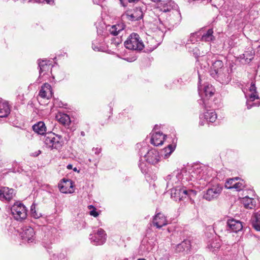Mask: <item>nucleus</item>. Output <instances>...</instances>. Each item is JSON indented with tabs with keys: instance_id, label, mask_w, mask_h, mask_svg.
Wrapping results in <instances>:
<instances>
[{
	"instance_id": "nucleus-1",
	"label": "nucleus",
	"mask_w": 260,
	"mask_h": 260,
	"mask_svg": "<svg viewBox=\"0 0 260 260\" xmlns=\"http://www.w3.org/2000/svg\"><path fill=\"white\" fill-rule=\"evenodd\" d=\"M210 171L205 166L193 167L190 173V180L193 181H199L200 184L205 185L212 180Z\"/></svg>"
},
{
	"instance_id": "nucleus-2",
	"label": "nucleus",
	"mask_w": 260,
	"mask_h": 260,
	"mask_svg": "<svg viewBox=\"0 0 260 260\" xmlns=\"http://www.w3.org/2000/svg\"><path fill=\"white\" fill-rule=\"evenodd\" d=\"M44 142L46 146L51 150H59L62 148L64 144L62 137L53 133H50L45 135Z\"/></svg>"
},
{
	"instance_id": "nucleus-3",
	"label": "nucleus",
	"mask_w": 260,
	"mask_h": 260,
	"mask_svg": "<svg viewBox=\"0 0 260 260\" xmlns=\"http://www.w3.org/2000/svg\"><path fill=\"white\" fill-rule=\"evenodd\" d=\"M126 48L136 51H141L144 48V45L139 35L136 33L131 34L124 42Z\"/></svg>"
},
{
	"instance_id": "nucleus-4",
	"label": "nucleus",
	"mask_w": 260,
	"mask_h": 260,
	"mask_svg": "<svg viewBox=\"0 0 260 260\" xmlns=\"http://www.w3.org/2000/svg\"><path fill=\"white\" fill-rule=\"evenodd\" d=\"M143 154L146 161L150 164L155 165L159 160L160 156L158 152L155 149L148 150L146 145L141 147L140 150V157L142 156Z\"/></svg>"
},
{
	"instance_id": "nucleus-5",
	"label": "nucleus",
	"mask_w": 260,
	"mask_h": 260,
	"mask_svg": "<svg viewBox=\"0 0 260 260\" xmlns=\"http://www.w3.org/2000/svg\"><path fill=\"white\" fill-rule=\"evenodd\" d=\"M192 192V190H187L184 186L176 185L171 189V197L175 201H180Z\"/></svg>"
},
{
	"instance_id": "nucleus-6",
	"label": "nucleus",
	"mask_w": 260,
	"mask_h": 260,
	"mask_svg": "<svg viewBox=\"0 0 260 260\" xmlns=\"http://www.w3.org/2000/svg\"><path fill=\"white\" fill-rule=\"evenodd\" d=\"M11 211L14 218L17 220L24 219L27 216V209L20 202H16L11 207Z\"/></svg>"
},
{
	"instance_id": "nucleus-7",
	"label": "nucleus",
	"mask_w": 260,
	"mask_h": 260,
	"mask_svg": "<svg viewBox=\"0 0 260 260\" xmlns=\"http://www.w3.org/2000/svg\"><path fill=\"white\" fill-rule=\"evenodd\" d=\"M89 239L91 242L94 245H103L106 242V234L102 229H95L93 231V233L90 234Z\"/></svg>"
},
{
	"instance_id": "nucleus-8",
	"label": "nucleus",
	"mask_w": 260,
	"mask_h": 260,
	"mask_svg": "<svg viewBox=\"0 0 260 260\" xmlns=\"http://www.w3.org/2000/svg\"><path fill=\"white\" fill-rule=\"evenodd\" d=\"M211 76L217 81L223 84H226L231 80L228 68H223L222 70L215 71H210Z\"/></svg>"
},
{
	"instance_id": "nucleus-9",
	"label": "nucleus",
	"mask_w": 260,
	"mask_h": 260,
	"mask_svg": "<svg viewBox=\"0 0 260 260\" xmlns=\"http://www.w3.org/2000/svg\"><path fill=\"white\" fill-rule=\"evenodd\" d=\"M222 190V187L220 185H213L204 192L203 198L208 201H212L219 197Z\"/></svg>"
},
{
	"instance_id": "nucleus-10",
	"label": "nucleus",
	"mask_w": 260,
	"mask_h": 260,
	"mask_svg": "<svg viewBox=\"0 0 260 260\" xmlns=\"http://www.w3.org/2000/svg\"><path fill=\"white\" fill-rule=\"evenodd\" d=\"M122 17L130 21H137L143 18V12L141 7H136L133 12H125Z\"/></svg>"
},
{
	"instance_id": "nucleus-11",
	"label": "nucleus",
	"mask_w": 260,
	"mask_h": 260,
	"mask_svg": "<svg viewBox=\"0 0 260 260\" xmlns=\"http://www.w3.org/2000/svg\"><path fill=\"white\" fill-rule=\"evenodd\" d=\"M15 194V191L13 188L7 187H1L0 188V200L2 201L9 202Z\"/></svg>"
},
{
	"instance_id": "nucleus-12",
	"label": "nucleus",
	"mask_w": 260,
	"mask_h": 260,
	"mask_svg": "<svg viewBox=\"0 0 260 260\" xmlns=\"http://www.w3.org/2000/svg\"><path fill=\"white\" fill-rule=\"evenodd\" d=\"M20 235L22 239L28 243H31L35 240V231L30 226H25L22 229Z\"/></svg>"
},
{
	"instance_id": "nucleus-13",
	"label": "nucleus",
	"mask_w": 260,
	"mask_h": 260,
	"mask_svg": "<svg viewBox=\"0 0 260 260\" xmlns=\"http://www.w3.org/2000/svg\"><path fill=\"white\" fill-rule=\"evenodd\" d=\"M167 20L172 26L178 24L181 20V16L180 12L177 9L173 10L169 14V16L167 17Z\"/></svg>"
},
{
	"instance_id": "nucleus-14",
	"label": "nucleus",
	"mask_w": 260,
	"mask_h": 260,
	"mask_svg": "<svg viewBox=\"0 0 260 260\" xmlns=\"http://www.w3.org/2000/svg\"><path fill=\"white\" fill-rule=\"evenodd\" d=\"M227 226L229 228L228 230L235 233L241 231L243 227L240 221L234 219H229L227 221Z\"/></svg>"
},
{
	"instance_id": "nucleus-15",
	"label": "nucleus",
	"mask_w": 260,
	"mask_h": 260,
	"mask_svg": "<svg viewBox=\"0 0 260 260\" xmlns=\"http://www.w3.org/2000/svg\"><path fill=\"white\" fill-rule=\"evenodd\" d=\"M62 182L58 184L60 192L63 193H71L73 192V183L70 180L63 179Z\"/></svg>"
},
{
	"instance_id": "nucleus-16",
	"label": "nucleus",
	"mask_w": 260,
	"mask_h": 260,
	"mask_svg": "<svg viewBox=\"0 0 260 260\" xmlns=\"http://www.w3.org/2000/svg\"><path fill=\"white\" fill-rule=\"evenodd\" d=\"M39 95L43 99H49L52 96V90L51 85L47 83H44L41 87Z\"/></svg>"
},
{
	"instance_id": "nucleus-17",
	"label": "nucleus",
	"mask_w": 260,
	"mask_h": 260,
	"mask_svg": "<svg viewBox=\"0 0 260 260\" xmlns=\"http://www.w3.org/2000/svg\"><path fill=\"white\" fill-rule=\"evenodd\" d=\"M153 224L157 228L160 229L167 224L166 217L163 214L158 213L153 217Z\"/></svg>"
},
{
	"instance_id": "nucleus-18",
	"label": "nucleus",
	"mask_w": 260,
	"mask_h": 260,
	"mask_svg": "<svg viewBox=\"0 0 260 260\" xmlns=\"http://www.w3.org/2000/svg\"><path fill=\"white\" fill-rule=\"evenodd\" d=\"M181 178V174L178 172H174L171 175H169L166 177V180L167 181V187L173 186L175 184L179 183Z\"/></svg>"
},
{
	"instance_id": "nucleus-19",
	"label": "nucleus",
	"mask_w": 260,
	"mask_h": 260,
	"mask_svg": "<svg viewBox=\"0 0 260 260\" xmlns=\"http://www.w3.org/2000/svg\"><path fill=\"white\" fill-rule=\"evenodd\" d=\"M166 135L162 133L156 132L152 134L151 138V143L154 146H158L163 144Z\"/></svg>"
},
{
	"instance_id": "nucleus-20",
	"label": "nucleus",
	"mask_w": 260,
	"mask_h": 260,
	"mask_svg": "<svg viewBox=\"0 0 260 260\" xmlns=\"http://www.w3.org/2000/svg\"><path fill=\"white\" fill-rule=\"evenodd\" d=\"M199 93L201 96H203V94H204L205 98L208 99L210 97L212 96L214 94V89L212 85L207 84L205 85L203 89V91L202 92L200 86H198Z\"/></svg>"
},
{
	"instance_id": "nucleus-21",
	"label": "nucleus",
	"mask_w": 260,
	"mask_h": 260,
	"mask_svg": "<svg viewBox=\"0 0 260 260\" xmlns=\"http://www.w3.org/2000/svg\"><path fill=\"white\" fill-rule=\"evenodd\" d=\"M10 113V108L8 102L0 101V117H6Z\"/></svg>"
},
{
	"instance_id": "nucleus-22",
	"label": "nucleus",
	"mask_w": 260,
	"mask_h": 260,
	"mask_svg": "<svg viewBox=\"0 0 260 260\" xmlns=\"http://www.w3.org/2000/svg\"><path fill=\"white\" fill-rule=\"evenodd\" d=\"M207 63L209 66L212 64V69L211 71H218L219 70H222L223 67V63L220 60H211L208 59Z\"/></svg>"
},
{
	"instance_id": "nucleus-23",
	"label": "nucleus",
	"mask_w": 260,
	"mask_h": 260,
	"mask_svg": "<svg viewBox=\"0 0 260 260\" xmlns=\"http://www.w3.org/2000/svg\"><path fill=\"white\" fill-rule=\"evenodd\" d=\"M57 120L64 126L67 127L69 126L71 123V119L70 116L64 113H59L56 116Z\"/></svg>"
},
{
	"instance_id": "nucleus-24",
	"label": "nucleus",
	"mask_w": 260,
	"mask_h": 260,
	"mask_svg": "<svg viewBox=\"0 0 260 260\" xmlns=\"http://www.w3.org/2000/svg\"><path fill=\"white\" fill-rule=\"evenodd\" d=\"M107 29L110 34L113 36H117L118 34L123 30L124 26L123 24H118L107 26Z\"/></svg>"
},
{
	"instance_id": "nucleus-25",
	"label": "nucleus",
	"mask_w": 260,
	"mask_h": 260,
	"mask_svg": "<svg viewBox=\"0 0 260 260\" xmlns=\"http://www.w3.org/2000/svg\"><path fill=\"white\" fill-rule=\"evenodd\" d=\"M204 118L209 122H214L217 119V114L213 110H210L204 113V114L200 117L201 119Z\"/></svg>"
},
{
	"instance_id": "nucleus-26",
	"label": "nucleus",
	"mask_w": 260,
	"mask_h": 260,
	"mask_svg": "<svg viewBox=\"0 0 260 260\" xmlns=\"http://www.w3.org/2000/svg\"><path fill=\"white\" fill-rule=\"evenodd\" d=\"M32 129L40 135H44L46 132V127L44 122L39 121L32 126Z\"/></svg>"
},
{
	"instance_id": "nucleus-27",
	"label": "nucleus",
	"mask_w": 260,
	"mask_h": 260,
	"mask_svg": "<svg viewBox=\"0 0 260 260\" xmlns=\"http://www.w3.org/2000/svg\"><path fill=\"white\" fill-rule=\"evenodd\" d=\"M191 247L190 241L189 240L186 239L183 241L181 243L176 246V250L178 252H181L183 251H187L189 250Z\"/></svg>"
},
{
	"instance_id": "nucleus-28",
	"label": "nucleus",
	"mask_w": 260,
	"mask_h": 260,
	"mask_svg": "<svg viewBox=\"0 0 260 260\" xmlns=\"http://www.w3.org/2000/svg\"><path fill=\"white\" fill-rule=\"evenodd\" d=\"M252 224L254 229L260 231V212L255 213L251 218Z\"/></svg>"
},
{
	"instance_id": "nucleus-29",
	"label": "nucleus",
	"mask_w": 260,
	"mask_h": 260,
	"mask_svg": "<svg viewBox=\"0 0 260 260\" xmlns=\"http://www.w3.org/2000/svg\"><path fill=\"white\" fill-rule=\"evenodd\" d=\"M242 202L244 207L247 209H252L254 207L255 203L253 199L249 198L247 196L243 199Z\"/></svg>"
},
{
	"instance_id": "nucleus-30",
	"label": "nucleus",
	"mask_w": 260,
	"mask_h": 260,
	"mask_svg": "<svg viewBox=\"0 0 260 260\" xmlns=\"http://www.w3.org/2000/svg\"><path fill=\"white\" fill-rule=\"evenodd\" d=\"M213 30L212 29H209L204 34L201 38V40L204 42H211L214 39L213 35Z\"/></svg>"
},
{
	"instance_id": "nucleus-31",
	"label": "nucleus",
	"mask_w": 260,
	"mask_h": 260,
	"mask_svg": "<svg viewBox=\"0 0 260 260\" xmlns=\"http://www.w3.org/2000/svg\"><path fill=\"white\" fill-rule=\"evenodd\" d=\"M256 88L255 87V84L253 82H251L250 84V86L249 87V91L251 93L249 95V98L251 100V101H253L255 99H258V96L256 92Z\"/></svg>"
},
{
	"instance_id": "nucleus-32",
	"label": "nucleus",
	"mask_w": 260,
	"mask_h": 260,
	"mask_svg": "<svg viewBox=\"0 0 260 260\" xmlns=\"http://www.w3.org/2000/svg\"><path fill=\"white\" fill-rule=\"evenodd\" d=\"M175 145L169 144L167 147L164 148L162 150V153L164 155V157L167 158L169 157L170 154L174 151Z\"/></svg>"
},
{
	"instance_id": "nucleus-33",
	"label": "nucleus",
	"mask_w": 260,
	"mask_h": 260,
	"mask_svg": "<svg viewBox=\"0 0 260 260\" xmlns=\"http://www.w3.org/2000/svg\"><path fill=\"white\" fill-rule=\"evenodd\" d=\"M239 179L238 177H236L234 178H230L228 179L225 183V187L228 189H232L234 187V183H236V181Z\"/></svg>"
},
{
	"instance_id": "nucleus-34",
	"label": "nucleus",
	"mask_w": 260,
	"mask_h": 260,
	"mask_svg": "<svg viewBox=\"0 0 260 260\" xmlns=\"http://www.w3.org/2000/svg\"><path fill=\"white\" fill-rule=\"evenodd\" d=\"M209 248L218 249L220 247V242L218 239L213 240L208 245Z\"/></svg>"
},
{
	"instance_id": "nucleus-35",
	"label": "nucleus",
	"mask_w": 260,
	"mask_h": 260,
	"mask_svg": "<svg viewBox=\"0 0 260 260\" xmlns=\"http://www.w3.org/2000/svg\"><path fill=\"white\" fill-rule=\"evenodd\" d=\"M245 186V182L243 180L238 182L234 183V187L237 191L242 190Z\"/></svg>"
},
{
	"instance_id": "nucleus-36",
	"label": "nucleus",
	"mask_w": 260,
	"mask_h": 260,
	"mask_svg": "<svg viewBox=\"0 0 260 260\" xmlns=\"http://www.w3.org/2000/svg\"><path fill=\"white\" fill-rule=\"evenodd\" d=\"M50 69V65L47 64L46 66H43L42 64L40 65V68L39 70V74L40 77L42 75V74L44 72L43 75H44L46 73V71H48Z\"/></svg>"
},
{
	"instance_id": "nucleus-37",
	"label": "nucleus",
	"mask_w": 260,
	"mask_h": 260,
	"mask_svg": "<svg viewBox=\"0 0 260 260\" xmlns=\"http://www.w3.org/2000/svg\"><path fill=\"white\" fill-rule=\"evenodd\" d=\"M30 212L32 217L38 218L40 217V214H38L36 210V205L33 204L30 208Z\"/></svg>"
},
{
	"instance_id": "nucleus-38",
	"label": "nucleus",
	"mask_w": 260,
	"mask_h": 260,
	"mask_svg": "<svg viewBox=\"0 0 260 260\" xmlns=\"http://www.w3.org/2000/svg\"><path fill=\"white\" fill-rule=\"evenodd\" d=\"M173 10H175V9H173L170 6H169L167 4L166 5L164 6L161 8V11L165 13L168 12L169 14H170V13H171V12L172 11H173Z\"/></svg>"
},
{
	"instance_id": "nucleus-39",
	"label": "nucleus",
	"mask_w": 260,
	"mask_h": 260,
	"mask_svg": "<svg viewBox=\"0 0 260 260\" xmlns=\"http://www.w3.org/2000/svg\"><path fill=\"white\" fill-rule=\"evenodd\" d=\"M197 34H191L190 36V39L189 40H188V41H190L191 43L194 44L195 42L197 41Z\"/></svg>"
},
{
	"instance_id": "nucleus-40",
	"label": "nucleus",
	"mask_w": 260,
	"mask_h": 260,
	"mask_svg": "<svg viewBox=\"0 0 260 260\" xmlns=\"http://www.w3.org/2000/svg\"><path fill=\"white\" fill-rule=\"evenodd\" d=\"M90 215L93 216L95 217H96L99 215L98 212L96 211V208H93V209L90 211Z\"/></svg>"
},
{
	"instance_id": "nucleus-41",
	"label": "nucleus",
	"mask_w": 260,
	"mask_h": 260,
	"mask_svg": "<svg viewBox=\"0 0 260 260\" xmlns=\"http://www.w3.org/2000/svg\"><path fill=\"white\" fill-rule=\"evenodd\" d=\"M92 151L95 154L98 155L101 152V148H93Z\"/></svg>"
},
{
	"instance_id": "nucleus-42",
	"label": "nucleus",
	"mask_w": 260,
	"mask_h": 260,
	"mask_svg": "<svg viewBox=\"0 0 260 260\" xmlns=\"http://www.w3.org/2000/svg\"><path fill=\"white\" fill-rule=\"evenodd\" d=\"M139 166L143 173H146V169H145V166L143 163H140Z\"/></svg>"
},
{
	"instance_id": "nucleus-43",
	"label": "nucleus",
	"mask_w": 260,
	"mask_h": 260,
	"mask_svg": "<svg viewBox=\"0 0 260 260\" xmlns=\"http://www.w3.org/2000/svg\"><path fill=\"white\" fill-rule=\"evenodd\" d=\"M38 61H39L38 65H39V68H40L41 64H42L43 66H45L48 64L47 60H42L41 61L39 60Z\"/></svg>"
},
{
	"instance_id": "nucleus-44",
	"label": "nucleus",
	"mask_w": 260,
	"mask_h": 260,
	"mask_svg": "<svg viewBox=\"0 0 260 260\" xmlns=\"http://www.w3.org/2000/svg\"><path fill=\"white\" fill-rule=\"evenodd\" d=\"M205 100V99L204 98L199 101V104L200 105L202 104L205 107H206Z\"/></svg>"
},
{
	"instance_id": "nucleus-45",
	"label": "nucleus",
	"mask_w": 260,
	"mask_h": 260,
	"mask_svg": "<svg viewBox=\"0 0 260 260\" xmlns=\"http://www.w3.org/2000/svg\"><path fill=\"white\" fill-rule=\"evenodd\" d=\"M120 1V4L122 6L125 7L127 6V3H125L123 0H119Z\"/></svg>"
},
{
	"instance_id": "nucleus-46",
	"label": "nucleus",
	"mask_w": 260,
	"mask_h": 260,
	"mask_svg": "<svg viewBox=\"0 0 260 260\" xmlns=\"http://www.w3.org/2000/svg\"><path fill=\"white\" fill-rule=\"evenodd\" d=\"M103 0H93V2L97 5H99Z\"/></svg>"
},
{
	"instance_id": "nucleus-47",
	"label": "nucleus",
	"mask_w": 260,
	"mask_h": 260,
	"mask_svg": "<svg viewBox=\"0 0 260 260\" xmlns=\"http://www.w3.org/2000/svg\"><path fill=\"white\" fill-rule=\"evenodd\" d=\"M139 0H127V1L130 3H135L139 1Z\"/></svg>"
},
{
	"instance_id": "nucleus-48",
	"label": "nucleus",
	"mask_w": 260,
	"mask_h": 260,
	"mask_svg": "<svg viewBox=\"0 0 260 260\" xmlns=\"http://www.w3.org/2000/svg\"><path fill=\"white\" fill-rule=\"evenodd\" d=\"M46 1L48 4H52L54 2V0H44Z\"/></svg>"
},
{
	"instance_id": "nucleus-49",
	"label": "nucleus",
	"mask_w": 260,
	"mask_h": 260,
	"mask_svg": "<svg viewBox=\"0 0 260 260\" xmlns=\"http://www.w3.org/2000/svg\"><path fill=\"white\" fill-rule=\"evenodd\" d=\"M92 48H93V49L94 50H95V51H99V50H99V48H98V47H95V46H92Z\"/></svg>"
},
{
	"instance_id": "nucleus-50",
	"label": "nucleus",
	"mask_w": 260,
	"mask_h": 260,
	"mask_svg": "<svg viewBox=\"0 0 260 260\" xmlns=\"http://www.w3.org/2000/svg\"><path fill=\"white\" fill-rule=\"evenodd\" d=\"M88 208H89V209H93V208H95V207H94L93 206H92V205H89V206H88Z\"/></svg>"
},
{
	"instance_id": "nucleus-51",
	"label": "nucleus",
	"mask_w": 260,
	"mask_h": 260,
	"mask_svg": "<svg viewBox=\"0 0 260 260\" xmlns=\"http://www.w3.org/2000/svg\"><path fill=\"white\" fill-rule=\"evenodd\" d=\"M247 105L248 109H250L252 106V105H249V103H247Z\"/></svg>"
},
{
	"instance_id": "nucleus-52",
	"label": "nucleus",
	"mask_w": 260,
	"mask_h": 260,
	"mask_svg": "<svg viewBox=\"0 0 260 260\" xmlns=\"http://www.w3.org/2000/svg\"><path fill=\"white\" fill-rule=\"evenodd\" d=\"M72 165H70H70H68L67 166V168H68V169H71V168H72Z\"/></svg>"
},
{
	"instance_id": "nucleus-53",
	"label": "nucleus",
	"mask_w": 260,
	"mask_h": 260,
	"mask_svg": "<svg viewBox=\"0 0 260 260\" xmlns=\"http://www.w3.org/2000/svg\"><path fill=\"white\" fill-rule=\"evenodd\" d=\"M81 135L83 137H84L85 136V133L83 132V131H82L81 132Z\"/></svg>"
},
{
	"instance_id": "nucleus-54",
	"label": "nucleus",
	"mask_w": 260,
	"mask_h": 260,
	"mask_svg": "<svg viewBox=\"0 0 260 260\" xmlns=\"http://www.w3.org/2000/svg\"><path fill=\"white\" fill-rule=\"evenodd\" d=\"M155 48H156V46H153V47H151V48H150V49H151V50H154Z\"/></svg>"
},
{
	"instance_id": "nucleus-55",
	"label": "nucleus",
	"mask_w": 260,
	"mask_h": 260,
	"mask_svg": "<svg viewBox=\"0 0 260 260\" xmlns=\"http://www.w3.org/2000/svg\"><path fill=\"white\" fill-rule=\"evenodd\" d=\"M151 1L153 2H157L160 1V0H151Z\"/></svg>"
},
{
	"instance_id": "nucleus-56",
	"label": "nucleus",
	"mask_w": 260,
	"mask_h": 260,
	"mask_svg": "<svg viewBox=\"0 0 260 260\" xmlns=\"http://www.w3.org/2000/svg\"><path fill=\"white\" fill-rule=\"evenodd\" d=\"M252 58H253V57H252V55H250V58H249V61L251 60V59H252Z\"/></svg>"
},
{
	"instance_id": "nucleus-57",
	"label": "nucleus",
	"mask_w": 260,
	"mask_h": 260,
	"mask_svg": "<svg viewBox=\"0 0 260 260\" xmlns=\"http://www.w3.org/2000/svg\"><path fill=\"white\" fill-rule=\"evenodd\" d=\"M200 124L203 125L204 124L202 122H200Z\"/></svg>"
},
{
	"instance_id": "nucleus-58",
	"label": "nucleus",
	"mask_w": 260,
	"mask_h": 260,
	"mask_svg": "<svg viewBox=\"0 0 260 260\" xmlns=\"http://www.w3.org/2000/svg\"><path fill=\"white\" fill-rule=\"evenodd\" d=\"M208 56H211V58H213V55H211L210 54V55H208Z\"/></svg>"
},
{
	"instance_id": "nucleus-59",
	"label": "nucleus",
	"mask_w": 260,
	"mask_h": 260,
	"mask_svg": "<svg viewBox=\"0 0 260 260\" xmlns=\"http://www.w3.org/2000/svg\"><path fill=\"white\" fill-rule=\"evenodd\" d=\"M74 171H77V168H75L74 169Z\"/></svg>"
},
{
	"instance_id": "nucleus-60",
	"label": "nucleus",
	"mask_w": 260,
	"mask_h": 260,
	"mask_svg": "<svg viewBox=\"0 0 260 260\" xmlns=\"http://www.w3.org/2000/svg\"><path fill=\"white\" fill-rule=\"evenodd\" d=\"M39 153L38 154H37L36 155V156L38 155H39V154H40V153H41V151H39Z\"/></svg>"
},
{
	"instance_id": "nucleus-61",
	"label": "nucleus",
	"mask_w": 260,
	"mask_h": 260,
	"mask_svg": "<svg viewBox=\"0 0 260 260\" xmlns=\"http://www.w3.org/2000/svg\"><path fill=\"white\" fill-rule=\"evenodd\" d=\"M243 55L244 56V57H245L246 55H247V54L245 53V54H243Z\"/></svg>"
},
{
	"instance_id": "nucleus-62",
	"label": "nucleus",
	"mask_w": 260,
	"mask_h": 260,
	"mask_svg": "<svg viewBox=\"0 0 260 260\" xmlns=\"http://www.w3.org/2000/svg\"><path fill=\"white\" fill-rule=\"evenodd\" d=\"M167 260H169L168 258H167Z\"/></svg>"
}]
</instances>
